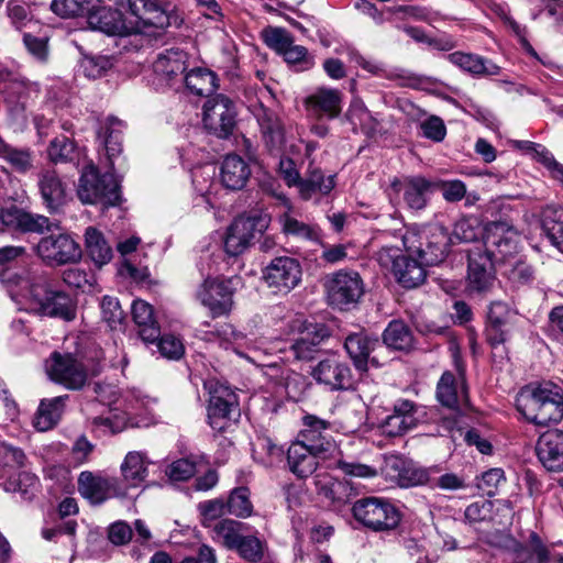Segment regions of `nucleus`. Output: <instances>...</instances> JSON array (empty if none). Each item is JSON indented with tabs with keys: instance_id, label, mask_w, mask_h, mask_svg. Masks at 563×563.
<instances>
[{
	"instance_id": "nucleus-1",
	"label": "nucleus",
	"mask_w": 563,
	"mask_h": 563,
	"mask_svg": "<svg viewBox=\"0 0 563 563\" xmlns=\"http://www.w3.org/2000/svg\"><path fill=\"white\" fill-rule=\"evenodd\" d=\"M12 287V299L22 296L29 300L30 307L38 314L73 321L76 318V303L64 291L55 289L48 275L44 272L27 271L14 274L9 278Z\"/></svg>"
},
{
	"instance_id": "nucleus-2",
	"label": "nucleus",
	"mask_w": 563,
	"mask_h": 563,
	"mask_svg": "<svg viewBox=\"0 0 563 563\" xmlns=\"http://www.w3.org/2000/svg\"><path fill=\"white\" fill-rule=\"evenodd\" d=\"M516 407L536 426L559 423L563 419V388L550 380L530 383L519 390Z\"/></svg>"
},
{
	"instance_id": "nucleus-3",
	"label": "nucleus",
	"mask_w": 563,
	"mask_h": 563,
	"mask_svg": "<svg viewBox=\"0 0 563 563\" xmlns=\"http://www.w3.org/2000/svg\"><path fill=\"white\" fill-rule=\"evenodd\" d=\"M356 521L375 532L395 530L401 521V512L389 500L366 497L356 500L352 507Z\"/></svg>"
},
{
	"instance_id": "nucleus-4",
	"label": "nucleus",
	"mask_w": 563,
	"mask_h": 563,
	"mask_svg": "<svg viewBox=\"0 0 563 563\" xmlns=\"http://www.w3.org/2000/svg\"><path fill=\"white\" fill-rule=\"evenodd\" d=\"M77 195L82 203L114 206L120 200V186L113 173L100 175L98 169L90 165L80 176Z\"/></svg>"
},
{
	"instance_id": "nucleus-5",
	"label": "nucleus",
	"mask_w": 563,
	"mask_h": 563,
	"mask_svg": "<svg viewBox=\"0 0 563 563\" xmlns=\"http://www.w3.org/2000/svg\"><path fill=\"white\" fill-rule=\"evenodd\" d=\"M125 2L132 14L129 21L136 24L135 34L146 33L151 27L163 31L172 25L179 26L181 23L176 14L168 12L163 0H125Z\"/></svg>"
},
{
	"instance_id": "nucleus-6",
	"label": "nucleus",
	"mask_w": 563,
	"mask_h": 563,
	"mask_svg": "<svg viewBox=\"0 0 563 563\" xmlns=\"http://www.w3.org/2000/svg\"><path fill=\"white\" fill-rule=\"evenodd\" d=\"M451 245L450 233L439 224L423 228L407 246L409 253L415 254L429 266L442 263L449 254Z\"/></svg>"
},
{
	"instance_id": "nucleus-7",
	"label": "nucleus",
	"mask_w": 563,
	"mask_h": 563,
	"mask_svg": "<svg viewBox=\"0 0 563 563\" xmlns=\"http://www.w3.org/2000/svg\"><path fill=\"white\" fill-rule=\"evenodd\" d=\"M34 252L47 266H60L81 258L79 244L66 233L42 238L34 246Z\"/></svg>"
},
{
	"instance_id": "nucleus-8",
	"label": "nucleus",
	"mask_w": 563,
	"mask_h": 563,
	"mask_svg": "<svg viewBox=\"0 0 563 563\" xmlns=\"http://www.w3.org/2000/svg\"><path fill=\"white\" fill-rule=\"evenodd\" d=\"M325 287L329 303L341 310L356 305L364 292L363 280L356 272L339 271L328 279Z\"/></svg>"
},
{
	"instance_id": "nucleus-9",
	"label": "nucleus",
	"mask_w": 563,
	"mask_h": 563,
	"mask_svg": "<svg viewBox=\"0 0 563 563\" xmlns=\"http://www.w3.org/2000/svg\"><path fill=\"white\" fill-rule=\"evenodd\" d=\"M519 234L517 230L506 221H493L485 225L483 253L496 261H504L515 254L518 249Z\"/></svg>"
},
{
	"instance_id": "nucleus-10",
	"label": "nucleus",
	"mask_w": 563,
	"mask_h": 563,
	"mask_svg": "<svg viewBox=\"0 0 563 563\" xmlns=\"http://www.w3.org/2000/svg\"><path fill=\"white\" fill-rule=\"evenodd\" d=\"M49 378L70 390L81 389L87 382V371L70 353L53 352L45 364Z\"/></svg>"
},
{
	"instance_id": "nucleus-11",
	"label": "nucleus",
	"mask_w": 563,
	"mask_h": 563,
	"mask_svg": "<svg viewBox=\"0 0 563 563\" xmlns=\"http://www.w3.org/2000/svg\"><path fill=\"white\" fill-rule=\"evenodd\" d=\"M235 117V107L224 95L209 98L203 106V125L218 137L225 139L232 134Z\"/></svg>"
},
{
	"instance_id": "nucleus-12",
	"label": "nucleus",
	"mask_w": 563,
	"mask_h": 563,
	"mask_svg": "<svg viewBox=\"0 0 563 563\" xmlns=\"http://www.w3.org/2000/svg\"><path fill=\"white\" fill-rule=\"evenodd\" d=\"M266 228L267 221L263 217L236 218L229 227L224 239L225 252L231 256L242 254Z\"/></svg>"
},
{
	"instance_id": "nucleus-13",
	"label": "nucleus",
	"mask_w": 563,
	"mask_h": 563,
	"mask_svg": "<svg viewBox=\"0 0 563 563\" xmlns=\"http://www.w3.org/2000/svg\"><path fill=\"white\" fill-rule=\"evenodd\" d=\"M302 271L298 260L290 256H278L263 271L267 286L276 291L288 294L301 280Z\"/></svg>"
},
{
	"instance_id": "nucleus-14",
	"label": "nucleus",
	"mask_w": 563,
	"mask_h": 563,
	"mask_svg": "<svg viewBox=\"0 0 563 563\" xmlns=\"http://www.w3.org/2000/svg\"><path fill=\"white\" fill-rule=\"evenodd\" d=\"M56 227L47 217L26 212L18 207L0 210V234L8 231L38 233Z\"/></svg>"
},
{
	"instance_id": "nucleus-15",
	"label": "nucleus",
	"mask_w": 563,
	"mask_h": 563,
	"mask_svg": "<svg viewBox=\"0 0 563 563\" xmlns=\"http://www.w3.org/2000/svg\"><path fill=\"white\" fill-rule=\"evenodd\" d=\"M87 22L92 30L107 35L128 36L135 34L136 24H132L122 12L111 7H96L89 11Z\"/></svg>"
},
{
	"instance_id": "nucleus-16",
	"label": "nucleus",
	"mask_w": 563,
	"mask_h": 563,
	"mask_svg": "<svg viewBox=\"0 0 563 563\" xmlns=\"http://www.w3.org/2000/svg\"><path fill=\"white\" fill-rule=\"evenodd\" d=\"M438 401L456 413L468 407L467 388L463 374L456 376L452 372H444L437 384Z\"/></svg>"
},
{
	"instance_id": "nucleus-17",
	"label": "nucleus",
	"mask_w": 563,
	"mask_h": 563,
	"mask_svg": "<svg viewBox=\"0 0 563 563\" xmlns=\"http://www.w3.org/2000/svg\"><path fill=\"white\" fill-rule=\"evenodd\" d=\"M343 95L333 88H317L305 99V108L310 118L333 120L342 111Z\"/></svg>"
},
{
	"instance_id": "nucleus-18",
	"label": "nucleus",
	"mask_w": 563,
	"mask_h": 563,
	"mask_svg": "<svg viewBox=\"0 0 563 563\" xmlns=\"http://www.w3.org/2000/svg\"><path fill=\"white\" fill-rule=\"evenodd\" d=\"M265 148L273 155H279L286 143L284 124L278 115L260 103L254 108Z\"/></svg>"
},
{
	"instance_id": "nucleus-19",
	"label": "nucleus",
	"mask_w": 563,
	"mask_h": 563,
	"mask_svg": "<svg viewBox=\"0 0 563 563\" xmlns=\"http://www.w3.org/2000/svg\"><path fill=\"white\" fill-rule=\"evenodd\" d=\"M303 429L299 433V442L309 445L316 453L333 456L338 451L335 442L324 432L330 429V422L313 415L302 418Z\"/></svg>"
},
{
	"instance_id": "nucleus-20",
	"label": "nucleus",
	"mask_w": 563,
	"mask_h": 563,
	"mask_svg": "<svg viewBox=\"0 0 563 563\" xmlns=\"http://www.w3.org/2000/svg\"><path fill=\"white\" fill-rule=\"evenodd\" d=\"M233 291L227 280L206 279L197 291L200 302L207 307L212 317H220L231 311Z\"/></svg>"
},
{
	"instance_id": "nucleus-21",
	"label": "nucleus",
	"mask_w": 563,
	"mask_h": 563,
	"mask_svg": "<svg viewBox=\"0 0 563 563\" xmlns=\"http://www.w3.org/2000/svg\"><path fill=\"white\" fill-rule=\"evenodd\" d=\"M312 377L331 390H346L352 386L350 366L338 357L320 361L311 372Z\"/></svg>"
},
{
	"instance_id": "nucleus-22",
	"label": "nucleus",
	"mask_w": 563,
	"mask_h": 563,
	"mask_svg": "<svg viewBox=\"0 0 563 563\" xmlns=\"http://www.w3.org/2000/svg\"><path fill=\"white\" fill-rule=\"evenodd\" d=\"M496 260L483 253L481 246H474L468 251V286L476 292L487 291L494 280V263Z\"/></svg>"
},
{
	"instance_id": "nucleus-23",
	"label": "nucleus",
	"mask_w": 563,
	"mask_h": 563,
	"mask_svg": "<svg viewBox=\"0 0 563 563\" xmlns=\"http://www.w3.org/2000/svg\"><path fill=\"white\" fill-rule=\"evenodd\" d=\"M331 335L329 328L323 323L306 324L300 335L290 346L295 358L311 361L320 350V344Z\"/></svg>"
},
{
	"instance_id": "nucleus-24",
	"label": "nucleus",
	"mask_w": 563,
	"mask_h": 563,
	"mask_svg": "<svg viewBox=\"0 0 563 563\" xmlns=\"http://www.w3.org/2000/svg\"><path fill=\"white\" fill-rule=\"evenodd\" d=\"M536 453L544 468L550 472H563V432L551 430L540 435Z\"/></svg>"
},
{
	"instance_id": "nucleus-25",
	"label": "nucleus",
	"mask_w": 563,
	"mask_h": 563,
	"mask_svg": "<svg viewBox=\"0 0 563 563\" xmlns=\"http://www.w3.org/2000/svg\"><path fill=\"white\" fill-rule=\"evenodd\" d=\"M78 490L92 504H101L104 500L119 495L117 481L93 475L91 472H81L78 477Z\"/></svg>"
},
{
	"instance_id": "nucleus-26",
	"label": "nucleus",
	"mask_w": 563,
	"mask_h": 563,
	"mask_svg": "<svg viewBox=\"0 0 563 563\" xmlns=\"http://www.w3.org/2000/svg\"><path fill=\"white\" fill-rule=\"evenodd\" d=\"M331 456H323L322 453H316L299 441H295L287 450V464L289 471L298 478H307L317 470L318 459L328 460Z\"/></svg>"
},
{
	"instance_id": "nucleus-27",
	"label": "nucleus",
	"mask_w": 563,
	"mask_h": 563,
	"mask_svg": "<svg viewBox=\"0 0 563 563\" xmlns=\"http://www.w3.org/2000/svg\"><path fill=\"white\" fill-rule=\"evenodd\" d=\"M236 407L235 395L228 388H217L210 396L208 407L209 423L212 429L223 431Z\"/></svg>"
},
{
	"instance_id": "nucleus-28",
	"label": "nucleus",
	"mask_w": 563,
	"mask_h": 563,
	"mask_svg": "<svg viewBox=\"0 0 563 563\" xmlns=\"http://www.w3.org/2000/svg\"><path fill=\"white\" fill-rule=\"evenodd\" d=\"M393 187L402 192V199L408 209L420 211L427 207L432 184L422 176H410L402 181L395 180Z\"/></svg>"
},
{
	"instance_id": "nucleus-29",
	"label": "nucleus",
	"mask_w": 563,
	"mask_h": 563,
	"mask_svg": "<svg viewBox=\"0 0 563 563\" xmlns=\"http://www.w3.org/2000/svg\"><path fill=\"white\" fill-rule=\"evenodd\" d=\"M38 188L43 203L51 212L59 211L67 202V186L55 170H43L38 175Z\"/></svg>"
},
{
	"instance_id": "nucleus-30",
	"label": "nucleus",
	"mask_w": 563,
	"mask_h": 563,
	"mask_svg": "<svg viewBox=\"0 0 563 563\" xmlns=\"http://www.w3.org/2000/svg\"><path fill=\"white\" fill-rule=\"evenodd\" d=\"M416 405L407 399L398 400L391 415L382 423L383 432L388 437H399L417 426Z\"/></svg>"
},
{
	"instance_id": "nucleus-31",
	"label": "nucleus",
	"mask_w": 563,
	"mask_h": 563,
	"mask_svg": "<svg viewBox=\"0 0 563 563\" xmlns=\"http://www.w3.org/2000/svg\"><path fill=\"white\" fill-rule=\"evenodd\" d=\"M379 346V341L364 332L350 334L344 342V347L352 358L354 366L358 371H367L368 362L378 365L375 356L371 357V353Z\"/></svg>"
},
{
	"instance_id": "nucleus-32",
	"label": "nucleus",
	"mask_w": 563,
	"mask_h": 563,
	"mask_svg": "<svg viewBox=\"0 0 563 563\" xmlns=\"http://www.w3.org/2000/svg\"><path fill=\"white\" fill-rule=\"evenodd\" d=\"M251 176L249 164L239 155H227L221 164L220 178L224 187L231 190L242 189Z\"/></svg>"
},
{
	"instance_id": "nucleus-33",
	"label": "nucleus",
	"mask_w": 563,
	"mask_h": 563,
	"mask_svg": "<svg viewBox=\"0 0 563 563\" xmlns=\"http://www.w3.org/2000/svg\"><path fill=\"white\" fill-rule=\"evenodd\" d=\"M132 318L140 338L145 343H154L159 338L161 328L154 318L153 308L144 300H134Z\"/></svg>"
},
{
	"instance_id": "nucleus-34",
	"label": "nucleus",
	"mask_w": 563,
	"mask_h": 563,
	"mask_svg": "<svg viewBox=\"0 0 563 563\" xmlns=\"http://www.w3.org/2000/svg\"><path fill=\"white\" fill-rule=\"evenodd\" d=\"M413 255L411 253L408 256L404 255L394 272L396 280L407 289L420 286L427 277L426 266L428 265L423 264L420 258H413Z\"/></svg>"
},
{
	"instance_id": "nucleus-35",
	"label": "nucleus",
	"mask_w": 563,
	"mask_h": 563,
	"mask_svg": "<svg viewBox=\"0 0 563 563\" xmlns=\"http://www.w3.org/2000/svg\"><path fill=\"white\" fill-rule=\"evenodd\" d=\"M153 462L145 452L131 451L125 455L121 464V472L124 481L131 487L140 486L148 475V466Z\"/></svg>"
},
{
	"instance_id": "nucleus-36",
	"label": "nucleus",
	"mask_w": 563,
	"mask_h": 563,
	"mask_svg": "<svg viewBox=\"0 0 563 563\" xmlns=\"http://www.w3.org/2000/svg\"><path fill=\"white\" fill-rule=\"evenodd\" d=\"M510 316V309L505 302L494 301L490 303L487 313V338L493 345L500 344L506 340V327Z\"/></svg>"
},
{
	"instance_id": "nucleus-37",
	"label": "nucleus",
	"mask_w": 563,
	"mask_h": 563,
	"mask_svg": "<svg viewBox=\"0 0 563 563\" xmlns=\"http://www.w3.org/2000/svg\"><path fill=\"white\" fill-rule=\"evenodd\" d=\"M448 59L462 70L473 75L495 76L500 73L498 65L476 54L454 52L448 55Z\"/></svg>"
},
{
	"instance_id": "nucleus-38",
	"label": "nucleus",
	"mask_w": 563,
	"mask_h": 563,
	"mask_svg": "<svg viewBox=\"0 0 563 563\" xmlns=\"http://www.w3.org/2000/svg\"><path fill=\"white\" fill-rule=\"evenodd\" d=\"M153 69L156 75L167 81L181 77L186 70V54L179 49H167L158 54L153 64Z\"/></svg>"
},
{
	"instance_id": "nucleus-39",
	"label": "nucleus",
	"mask_w": 563,
	"mask_h": 563,
	"mask_svg": "<svg viewBox=\"0 0 563 563\" xmlns=\"http://www.w3.org/2000/svg\"><path fill=\"white\" fill-rule=\"evenodd\" d=\"M122 131L123 122L113 117L108 118L98 131V137L104 146L111 169H113V158L122 152Z\"/></svg>"
},
{
	"instance_id": "nucleus-40",
	"label": "nucleus",
	"mask_w": 563,
	"mask_h": 563,
	"mask_svg": "<svg viewBox=\"0 0 563 563\" xmlns=\"http://www.w3.org/2000/svg\"><path fill=\"white\" fill-rule=\"evenodd\" d=\"M68 395L44 399L41 401L34 418V427L38 431L52 429L60 419Z\"/></svg>"
},
{
	"instance_id": "nucleus-41",
	"label": "nucleus",
	"mask_w": 563,
	"mask_h": 563,
	"mask_svg": "<svg viewBox=\"0 0 563 563\" xmlns=\"http://www.w3.org/2000/svg\"><path fill=\"white\" fill-rule=\"evenodd\" d=\"M249 530L250 526L247 523L233 519H222L212 528L213 540L220 542L229 550H234L242 537Z\"/></svg>"
},
{
	"instance_id": "nucleus-42",
	"label": "nucleus",
	"mask_w": 563,
	"mask_h": 563,
	"mask_svg": "<svg viewBox=\"0 0 563 563\" xmlns=\"http://www.w3.org/2000/svg\"><path fill=\"white\" fill-rule=\"evenodd\" d=\"M187 89L197 96H210L218 89L217 75L207 68H195L183 78Z\"/></svg>"
},
{
	"instance_id": "nucleus-43",
	"label": "nucleus",
	"mask_w": 563,
	"mask_h": 563,
	"mask_svg": "<svg viewBox=\"0 0 563 563\" xmlns=\"http://www.w3.org/2000/svg\"><path fill=\"white\" fill-rule=\"evenodd\" d=\"M0 158L18 173H27L33 168L34 154L27 147H15L0 137Z\"/></svg>"
},
{
	"instance_id": "nucleus-44",
	"label": "nucleus",
	"mask_w": 563,
	"mask_h": 563,
	"mask_svg": "<svg viewBox=\"0 0 563 563\" xmlns=\"http://www.w3.org/2000/svg\"><path fill=\"white\" fill-rule=\"evenodd\" d=\"M334 186V176L324 177L320 169L313 168L305 179L301 178L298 188L301 198L308 200L317 192L328 195Z\"/></svg>"
},
{
	"instance_id": "nucleus-45",
	"label": "nucleus",
	"mask_w": 563,
	"mask_h": 563,
	"mask_svg": "<svg viewBox=\"0 0 563 563\" xmlns=\"http://www.w3.org/2000/svg\"><path fill=\"white\" fill-rule=\"evenodd\" d=\"M383 342L389 349L408 351L413 344V336L404 321L393 320L383 333Z\"/></svg>"
},
{
	"instance_id": "nucleus-46",
	"label": "nucleus",
	"mask_w": 563,
	"mask_h": 563,
	"mask_svg": "<svg viewBox=\"0 0 563 563\" xmlns=\"http://www.w3.org/2000/svg\"><path fill=\"white\" fill-rule=\"evenodd\" d=\"M542 229L550 242L563 253V208L545 209Z\"/></svg>"
},
{
	"instance_id": "nucleus-47",
	"label": "nucleus",
	"mask_w": 563,
	"mask_h": 563,
	"mask_svg": "<svg viewBox=\"0 0 563 563\" xmlns=\"http://www.w3.org/2000/svg\"><path fill=\"white\" fill-rule=\"evenodd\" d=\"M85 238L87 252L97 265L101 266L112 258V250L101 232L89 227L86 230Z\"/></svg>"
},
{
	"instance_id": "nucleus-48",
	"label": "nucleus",
	"mask_w": 563,
	"mask_h": 563,
	"mask_svg": "<svg viewBox=\"0 0 563 563\" xmlns=\"http://www.w3.org/2000/svg\"><path fill=\"white\" fill-rule=\"evenodd\" d=\"M482 235H484V229L476 218H463L454 224L450 234L451 245L475 242Z\"/></svg>"
},
{
	"instance_id": "nucleus-49",
	"label": "nucleus",
	"mask_w": 563,
	"mask_h": 563,
	"mask_svg": "<svg viewBox=\"0 0 563 563\" xmlns=\"http://www.w3.org/2000/svg\"><path fill=\"white\" fill-rule=\"evenodd\" d=\"M316 485L318 493L332 503L345 504L349 500V495L346 494L349 489L347 482H340L329 476L321 477L318 475Z\"/></svg>"
},
{
	"instance_id": "nucleus-50",
	"label": "nucleus",
	"mask_w": 563,
	"mask_h": 563,
	"mask_svg": "<svg viewBox=\"0 0 563 563\" xmlns=\"http://www.w3.org/2000/svg\"><path fill=\"white\" fill-rule=\"evenodd\" d=\"M442 423H443L442 424L443 428L451 433V437L453 440L457 439V437H456V433H457L460 437H463L464 440L470 445H476V448L479 450L481 453H484V454L490 453V451H492L490 443L488 441H486L485 439H482L479 433L476 430H467L464 432L463 428L461 426H459V422L456 419L444 418Z\"/></svg>"
},
{
	"instance_id": "nucleus-51",
	"label": "nucleus",
	"mask_w": 563,
	"mask_h": 563,
	"mask_svg": "<svg viewBox=\"0 0 563 563\" xmlns=\"http://www.w3.org/2000/svg\"><path fill=\"white\" fill-rule=\"evenodd\" d=\"M264 549L265 542L249 530L234 548V551L246 561L258 562L264 556Z\"/></svg>"
},
{
	"instance_id": "nucleus-52",
	"label": "nucleus",
	"mask_w": 563,
	"mask_h": 563,
	"mask_svg": "<svg viewBox=\"0 0 563 563\" xmlns=\"http://www.w3.org/2000/svg\"><path fill=\"white\" fill-rule=\"evenodd\" d=\"M532 545L530 548L520 547L515 552V563H548L549 551L540 542L536 533L531 534Z\"/></svg>"
},
{
	"instance_id": "nucleus-53",
	"label": "nucleus",
	"mask_w": 563,
	"mask_h": 563,
	"mask_svg": "<svg viewBox=\"0 0 563 563\" xmlns=\"http://www.w3.org/2000/svg\"><path fill=\"white\" fill-rule=\"evenodd\" d=\"M227 511L228 514L240 518L251 516L253 505L250 500V490L246 487H238L232 490L227 501Z\"/></svg>"
},
{
	"instance_id": "nucleus-54",
	"label": "nucleus",
	"mask_w": 563,
	"mask_h": 563,
	"mask_svg": "<svg viewBox=\"0 0 563 563\" xmlns=\"http://www.w3.org/2000/svg\"><path fill=\"white\" fill-rule=\"evenodd\" d=\"M75 144L66 136L55 137L48 147V156L54 163L73 161Z\"/></svg>"
},
{
	"instance_id": "nucleus-55",
	"label": "nucleus",
	"mask_w": 563,
	"mask_h": 563,
	"mask_svg": "<svg viewBox=\"0 0 563 563\" xmlns=\"http://www.w3.org/2000/svg\"><path fill=\"white\" fill-rule=\"evenodd\" d=\"M102 319L111 329L121 325L124 319V312L117 298L104 296L101 301Z\"/></svg>"
},
{
	"instance_id": "nucleus-56",
	"label": "nucleus",
	"mask_w": 563,
	"mask_h": 563,
	"mask_svg": "<svg viewBox=\"0 0 563 563\" xmlns=\"http://www.w3.org/2000/svg\"><path fill=\"white\" fill-rule=\"evenodd\" d=\"M155 343H157L161 354L166 358L179 360L185 353L183 342L174 335H159Z\"/></svg>"
},
{
	"instance_id": "nucleus-57",
	"label": "nucleus",
	"mask_w": 563,
	"mask_h": 563,
	"mask_svg": "<svg viewBox=\"0 0 563 563\" xmlns=\"http://www.w3.org/2000/svg\"><path fill=\"white\" fill-rule=\"evenodd\" d=\"M87 0H53L51 10L60 18H74L81 14Z\"/></svg>"
},
{
	"instance_id": "nucleus-58",
	"label": "nucleus",
	"mask_w": 563,
	"mask_h": 563,
	"mask_svg": "<svg viewBox=\"0 0 563 563\" xmlns=\"http://www.w3.org/2000/svg\"><path fill=\"white\" fill-rule=\"evenodd\" d=\"M110 67V59L106 56L85 57L81 63V68L85 76L92 79L104 75Z\"/></svg>"
},
{
	"instance_id": "nucleus-59",
	"label": "nucleus",
	"mask_w": 563,
	"mask_h": 563,
	"mask_svg": "<svg viewBox=\"0 0 563 563\" xmlns=\"http://www.w3.org/2000/svg\"><path fill=\"white\" fill-rule=\"evenodd\" d=\"M7 12L11 22L18 29L26 25L32 19L30 7L21 1L10 0L7 4Z\"/></svg>"
},
{
	"instance_id": "nucleus-60",
	"label": "nucleus",
	"mask_w": 563,
	"mask_h": 563,
	"mask_svg": "<svg viewBox=\"0 0 563 563\" xmlns=\"http://www.w3.org/2000/svg\"><path fill=\"white\" fill-rule=\"evenodd\" d=\"M264 42L266 45L273 49H275L277 53L282 54L288 45H290V42L292 38L290 35L283 29H267L263 32Z\"/></svg>"
},
{
	"instance_id": "nucleus-61",
	"label": "nucleus",
	"mask_w": 563,
	"mask_h": 563,
	"mask_svg": "<svg viewBox=\"0 0 563 563\" xmlns=\"http://www.w3.org/2000/svg\"><path fill=\"white\" fill-rule=\"evenodd\" d=\"M196 473V465L188 459H180L173 462L166 474L172 481H187Z\"/></svg>"
},
{
	"instance_id": "nucleus-62",
	"label": "nucleus",
	"mask_w": 563,
	"mask_h": 563,
	"mask_svg": "<svg viewBox=\"0 0 563 563\" xmlns=\"http://www.w3.org/2000/svg\"><path fill=\"white\" fill-rule=\"evenodd\" d=\"M279 221L282 223L283 231L286 234H291L303 239H310L312 236V230L308 224L298 221L296 218L289 216L288 213L283 214Z\"/></svg>"
},
{
	"instance_id": "nucleus-63",
	"label": "nucleus",
	"mask_w": 563,
	"mask_h": 563,
	"mask_svg": "<svg viewBox=\"0 0 563 563\" xmlns=\"http://www.w3.org/2000/svg\"><path fill=\"white\" fill-rule=\"evenodd\" d=\"M421 130L423 136L427 139H430L434 142H441L446 134V128L444 125V122L441 118L432 115L426 121H423L421 124Z\"/></svg>"
},
{
	"instance_id": "nucleus-64",
	"label": "nucleus",
	"mask_w": 563,
	"mask_h": 563,
	"mask_svg": "<svg viewBox=\"0 0 563 563\" xmlns=\"http://www.w3.org/2000/svg\"><path fill=\"white\" fill-rule=\"evenodd\" d=\"M402 256L400 249L384 246L376 253V261L382 267L394 274Z\"/></svg>"
}]
</instances>
